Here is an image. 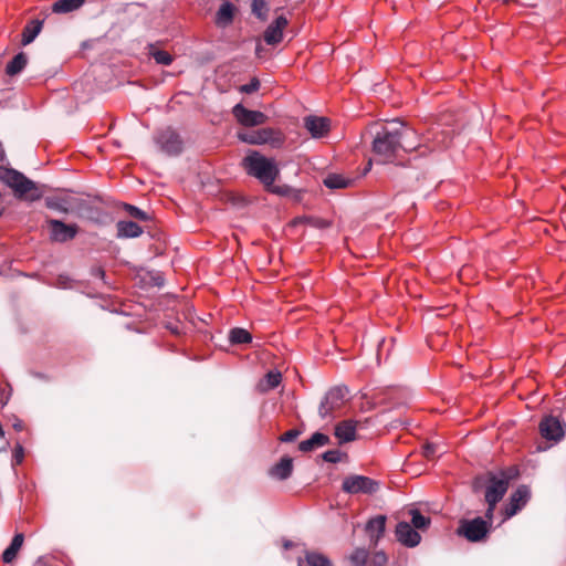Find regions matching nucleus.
I'll return each mask as SVG.
<instances>
[{"label":"nucleus","mask_w":566,"mask_h":566,"mask_svg":"<svg viewBox=\"0 0 566 566\" xmlns=\"http://www.w3.org/2000/svg\"><path fill=\"white\" fill-rule=\"evenodd\" d=\"M417 146L416 130L399 119H394L376 133L373 151L376 160L386 164L392 161L400 149L411 151Z\"/></svg>","instance_id":"obj_1"},{"label":"nucleus","mask_w":566,"mask_h":566,"mask_svg":"<svg viewBox=\"0 0 566 566\" xmlns=\"http://www.w3.org/2000/svg\"><path fill=\"white\" fill-rule=\"evenodd\" d=\"M242 167L249 176L256 178L268 190L281 193L280 188L273 185L280 175L275 159L268 158L256 150H251L242 159Z\"/></svg>","instance_id":"obj_2"},{"label":"nucleus","mask_w":566,"mask_h":566,"mask_svg":"<svg viewBox=\"0 0 566 566\" xmlns=\"http://www.w3.org/2000/svg\"><path fill=\"white\" fill-rule=\"evenodd\" d=\"M516 471L514 469L503 470L495 473L488 474L489 484L485 489V502L488 503V509L485 511L484 517L489 521H493L494 510L496 504L503 499L505 493L507 492L510 481L515 476Z\"/></svg>","instance_id":"obj_3"},{"label":"nucleus","mask_w":566,"mask_h":566,"mask_svg":"<svg viewBox=\"0 0 566 566\" xmlns=\"http://www.w3.org/2000/svg\"><path fill=\"white\" fill-rule=\"evenodd\" d=\"M0 181L12 188L17 198L35 201L42 197L35 182L15 169L0 166Z\"/></svg>","instance_id":"obj_4"},{"label":"nucleus","mask_w":566,"mask_h":566,"mask_svg":"<svg viewBox=\"0 0 566 566\" xmlns=\"http://www.w3.org/2000/svg\"><path fill=\"white\" fill-rule=\"evenodd\" d=\"M238 138L249 145H270L272 148H281L285 143V135L272 127L239 132Z\"/></svg>","instance_id":"obj_5"},{"label":"nucleus","mask_w":566,"mask_h":566,"mask_svg":"<svg viewBox=\"0 0 566 566\" xmlns=\"http://www.w3.org/2000/svg\"><path fill=\"white\" fill-rule=\"evenodd\" d=\"M45 206L62 213H75L78 217L84 216L87 203L84 199L65 196V197H48L45 198Z\"/></svg>","instance_id":"obj_6"},{"label":"nucleus","mask_w":566,"mask_h":566,"mask_svg":"<svg viewBox=\"0 0 566 566\" xmlns=\"http://www.w3.org/2000/svg\"><path fill=\"white\" fill-rule=\"evenodd\" d=\"M492 521L486 517H475L473 520H463L460 523L458 533L470 542H479L489 533Z\"/></svg>","instance_id":"obj_7"},{"label":"nucleus","mask_w":566,"mask_h":566,"mask_svg":"<svg viewBox=\"0 0 566 566\" xmlns=\"http://www.w3.org/2000/svg\"><path fill=\"white\" fill-rule=\"evenodd\" d=\"M378 489L379 483L365 475H348L342 483V490L348 494H374Z\"/></svg>","instance_id":"obj_8"},{"label":"nucleus","mask_w":566,"mask_h":566,"mask_svg":"<svg viewBox=\"0 0 566 566\" xmlns=\"http://www.w3.org/2000/svg\"><path fill=\"white\" fill-rule=\"evenodd\" d=\"M155 140L160 150L168 156H177L182 150V140L171 128H166L159 132Z\"/></svg>","instance_id":"obj_9"},{"label":"nucleus","mask_w":566,"mask_h":566,"mask_svg":"<svg viewBox=\"0 0 566 566\" xmlns=\"http://www.w3.org/2000/svg\"><path fill=\"white\" fill-rule=\"evenodd\" d=\"M531 499V490L527 485H520L510 496L509 503L504 506L502 514L506 521L521 511Z\"/></svg>","instance_id":"obj_10"},{"label":"nucleus","mask_w":566,"mask_h":566,"mask_svg":"<svg viewBox=\"0 0 566 566\" xmlns=\"http://www.w3.org/2000/svg\"><path fill=\"white\" fill-rule=\"evenodd\" d=\"M48 224L51 229L50 239L54 242L64 243L73 240L78 232V227L75 223L66 224L57 219H49Z\"/></svg>","instance_id":"obj_11"},{"label":"nucleus","mask_w":566,"mask_h":566,"mask_svg":"<svg viewBox=\"0 0 566 566\" xmlns=\"http://www.w3.org/2000/svg\"><path fill=\"white\" fill-rule=\"evenodd\" d=\"M232 114L241 125L247 127L263 125L268 120V116L264 113L248 109L242 104L234 105Z\"/></svg>","instance_id":"obj_12"},{"label":"nucleus","mask_w":566,"mask_h":566,"mask_svg":"<svg viewBox=\"0 0 566 566\" xmlns=\"http://www.w3.org/2000/svg\"><path fill=\"white\" fill-rule=\"evenodd\" d=\"M539 431L543 438L558 441L564 437L562 422L553 416L545 417L539 423Z\"/></svg>","instance_id":"obj_13"},{"label":"nucleus","mask_w":566,"mask_h":566,"mask_svg":"<svg viewBox=\"0 0 566 566\" xmlns=\"http://www.w3.org/2000/svg\"><path fill=\"white\" fill-rule=\"evenodd\" d=\"M395 533L398 542L407 547H415L421 541L420 534L407 522H399Z\"/></svg>","instance_id":"obj_14"},{"label":"nucleus","mask_w":566,"mask_h":566,"mask_svg":"<svg viewBox=\"0 0 566 566\" xmlns=\"http://www.w3.org/2000/svg\"><path fill=\"white\" fill-rule=\"evenodd\" d=\"M358 421L346 419L335 426L334 434L339 443H346L356 439Z\"/></svg>","instance_id":"obj_15"},{"label":"nucleus","mask_w":566,"mask_h":566,"mask_svg":"<svg viewBox=\"0 0 566 566\" xmlns=\"http://www.w3.org/2000/svg\"><path fill=\"white\" fill-rule=\"evenodd\" d=\"M304 126L314 138L323 137L329 130V119L318 116H306Z\"/></svg>","instance_id":"obj_16"},{"label":"nucleus","mask_w":566,"mask_h":566,"mask_svg":"<svg viewBox=\"0 0 566 566\" xmlns=\"http://www.w3.org/2000/svg\"><path fill=\"white\" fill-rule=\"evenodd\" d=\"M386 520L385 515H377L367 522L366 532L373 545H377L379 539L382 537L386 530Z\"/></svg>","instance_id":"obj_17"},{"label":"nucleus","mask_w":566,"mask_h":566,"mask_svg":"<svg viewBox=\"0 0 566 566\" xmlns=\"http://www.w3.org/2000/svg\"><path fill=\"white\" fill-rule=\"evenodd\" d=\"M235 6L224 1L216 13L214 23L218 28L224 29L233 22Z\"/></svg>","instance_id":"obj_18"},{"label":"nucleus","mask_w":566,"mask_h":566,"mask_svg":"<svg viewBox=\"0 0 566 566\" xmlns=\"http://www.w3.org/2000/svg\"><path fill=\"white\" fill-rule=\"evenodd\" d=\"M293 471V460L290 457H283L275 465L270 469V475L277 480H286Z\"/></svg>","instance_id":"obj_19"},{"label":"nucleus","mask_w":566,"mask_h":566,"mask_svg":"<svg viewBox=\"0 0 566 566\" xmlns=\"http://www.w3.org/2000/svg\"><path fill=\"white\" fill-rule=\"evenodd\" d=\"M329 443V437L322 432H315L311 436V438L303 440L298 444V449L302 452H310L317 448L324 447Z\"/></svg>","instance_id":"obj_20"},{"label":"nucleus","mask_w":566,"mask_h":566,"mask_svg":"<svg viewBox=\"0 0 566 566\" xmlns=\"http://www.w3.org/2000/svg\"><path fill=\"white\" fill-rule=\"evenodd\" d=\"M117 238H137L143 233V229L134 221L120 220L116 223Z\"/></svg>","instance_id":"obj_21"},{"label":"nucleus","mask_w":566,"mask_h":566,"mask_svg":"<svg viewBox=\"0 0 566 566\" xmlns=\"http://www.w3.org/2000/svg\"><path fill=\"white\" fill-rule=\"evenodd\" d=\"M23 541H24V536L22 533H18L13 536L10 545L2 553L3 563L10 564L15 559L18 552L20 551V548L23 545Z\"/></svg>","instance_id":"obj_22"},{"label":"nucleus","mask_w":566,"mask_h":566,"mask_svg":"<svg viewBox=\"0 0 566 566\" xmlns=\"http://www.w3.org/2000/svg\"><path fill=\"white\" fill-rule=\"evenodd\" d=\"M348 394V390L346 387H340V386H337V387H333L331 388L326 395L324 396V399L334 408V409H338L346 395Z\"/></svg>","instance_id":"obj_23"},{"label":"nucleus","mask_w":566,"mask_h":566,"mask_svg":"<svg viewBox=\"0 0 566 566\" xmlns=\"http://www.w3.org/2000/svg\"><path fill=\"white\" fill-rule=\"evenodd\" d=\"M43 22L41 20L30 21L22 32V44L28 45L34 41L42 30Z\"/></svg>","instance_id":"obj_24"},{"label":"nucleus","mask_w":566,"mask_h":566,"mask_svg":"<svg viewBox=\"0 0 566 566\" xmlns=\"http://www.w3.org/2000/svg\"><path fill=\"white\" fill-rule=\"evenodd\" d=\"M85 0H57L52 4V11L54 13H70L78 10Z\"/></svg>","instance_id":"obj_25"},{"label":"nucleus","mask_w":566,"mask_h":566,"mask_svg":"<svg viewBox=\"0 0 566 566\" xmlns=\"http://www.w3.org/2000/svg\"><path fill=\"white\" fill-rule=\"evenodd\" d=\"M353 181V179L343 175L329 174L324 178L323 184L329 189H343L349 187Z\"/></svg>","instance_id":"obj_26"},{"label":"nucleus","mask_w":566,"mask_h":566,"mask_svg":"<svg viewBox=\"0 0 566 566\" xmlns=\"http://www.w3.org/2000/svg\"><path fill=\"white\" fill-rule=\"evenodd\" d=\"M298 566H332V564L323 554L307 552L304 559H298Z\"/></svg>","instance_id":"obj_27"},{"label":"nucleus","mask_w":566,"mask_h":566,"mask_svg":"<svg viewBox=\"0 0 566 566\" xmlns=\"http://www.w3.org/2000/svg\"><path fill=\"white\" fill-rule=\"evenodd\" d=\"M27 63V55L20 52L7 64L6 73L10 76L17 75L25 67Z\"/></svg>","instance_id":"obj_28"},{"label":"nucleus","mask_w":566,"mask_h":566,"mask_svg":"<svg viewBox=\"0 0 566 566\" xmlns=\"http://www.w3.org/2000/svg\"><path fill=\"white\" fill-rule=\"evenodd\" d=\"M229 340L232 344H247L252 340V336L247 329L235 327L229 332Z\"/></svg>","instance_id":"obj_29"},{"label":"nucleus","mask_w":566,"mask_h":566,"mask_svg":"<svg viewBox=\"0 0 566 566\" xmlns=\"http://www.w3.org/2000/svg\"><path fill=\"white\" fill-rule=\"evenodd\" d=\"M282 380V375L277 370H270L262 381L261 386L263 390H271L276 388Z\"/></svg>","instance_id":"obj_30"},{"label":"nucleus","mask_w":566,"mask_h":566,"mask_svg":"<svg viewBox=\"0 0 566 566\" xmlns=\"http://www.w3.org/2000/svg\"><path fill=\"white\" fill-rule=\"evenodd\" d=\"M411 523L415 530H426L430 524V518L420 513L419 510H411Z\"/></svg>","instance_id":"obj_31"},{"label":"nucleus","mask_w":566,"mask_h":566,"mask_svg":"<svg viewBox=\"0 0 566 566\" xmlns=\"http://www.w3.org/2000/svg\"><path fill=\"white\" fill-rule=\"evenodd\" d=\"M283 32L276 30L273 25H269L264 32V41L270 45H275L282 41Z\"/></svg>","instance_id":"obj_32"},{"label":"nucleus","mask_w":566,"mask_h":566,"mask_svg":"<svg viewBox=\"0 0 566 566\" xmlns=\"http://www.w3.org/2000/svg\"><path fill=\"white\" fill-rule=\"evenodd\" d=\"M150 55L161 65H170L172 62V56L167 51L157 50L153 45H150Z\"/></svg>","instance_id":"obj_33"},{"label":"nucleus","mask_w":566,"mask_h":566,"mask_svg":"<svg viewBox=\"0 0 566 566\" xmlns=\"http://www.w3.org/2000/svg\"><path fill=\"white\" fill-rule=\"evenodd\" d=\"M368 559V552L365 548H356L349 556L354 566H365Z\"/></svg>","instance_id":"obj_34"},{"label":"nucleus","mask_w":566,"mask_h":566,"mask_svg":"<svg viewBox=\"0 0 566 566\" xmlns=\"http://www.w3.org/2000/svg\"><path fill=\"white\" fill-rule=\"evenodd\" d=\"M443 452H444V450H442L441 446L438 443H433V442H428L422 448V453H423L424 458L428 460H432L438 454H441Z\"/></svg>","instance_id":"obj_35"},{"label":"nucleus","mask_w":566,"mask_h":566,"mask_svg":"<svg viewBox=\"0 0 566 566\" xmlns=\"http://www.w3.org/2000/svg\"><path fill=\"white\" fill-rule=\"evenodd\" d=\"M124 209L132 218H135V219H138L142 221L148 220V218H149L145 211L140 210L139 208H137L133 205L125 203Z\"/></svg>","instance_id":"obj_36"},{"label":"nucleus","mask_w":566,"mask_h":566,"mask_svg":"<svg viewBox=\"0 0 566 566\" xmlns=\"http://www.w3.org/2000/svg\"><path fill=\"white\" fill-rule=\"evenodd\" d=\"M252 11L261 20L266 18V2L265 0H253Z\"/></svg>","instance_id":"obj_37"},{"label":"nucleus","mask_w":566,"mask_h":566,"mask_svg":"<svg viewBox=\"0 0 566 566\" xmlns=\"http://www.w3.org/2000/svg\"><path fill=\"white\" fill-rule=\"evenodd\" d=\"M323 460L329 463H337L342 459V452L339 450H328L323 453Z\"/></svg>","instance_id":"obj_38"},{"label":"nucleus","mask_w":566,"mask_h":566,"mask_svg":"<svg viewBox=\"0 0 566 566\" xmlns=\"http://www.w3.org/2000/svg\"><path fill=\"white\" fill-rule=\"evenodd\" d=\"M260 88V81L253 77L248 84L241 86L240 91L245 94H252Z\"/></svg>","instance_id":"obj_39"},{"label":"nucleus","mask_w":566,"mask_h":566,"mask_svg":"<svg viewBox=\"0 0 566 566\" xmlns=\"http://www.w3.org/2000/svg\"><path fill=\"white\" fill-rule=\"evenodd\" d=\"M335 409L323 398L318 407V415L325 419L332 415Z\"/></svg>","instance_id":"obj_40"},{"label":"nucleus","mask_w":566,"mask_h":566,"mask_svg":"<svg viewBox=\"0 0 566 566\" xmlns=\"http://www.w3.org/2000/svg\"><path fill=\"white\" fill-rule=\"evenodd\" d=\"M387 563V556L384 552H377L374 554L373 564L374 566H385Z\"/></svg>","instance_id":"obj_41"},{"label":"nucleus","mask_w":566,"mask_h":566,"mask_svg":"<svg viewBox=\"0 0 566 566\" xmlns=\"http://www.w3.org/2000/svg\"><path fill=\"white\" fill-rule=\"evenodd\" d=\"M298 434L300 432L297 430L292 429L283 433L280 439L282 442H292L297 438Z\"/></svg>","instance_id":"obj_42"},{"label":"nucleus","mask_w":566,"mask_h":566,"mask_svg":"<svg viewBox=\"0 0 566 566\" xmlns=\"http://www.w3.org/2000/svg\"><path fill=\"white\" fill-rule=\"evenodd\" d=\"M271 25L283 32V29L287 25V19L283 15H280L271 23Z\"/></svg>","instance_id":"obj_43"},{"label":"nucleus","mask_w":566,"mask_h":566,"mask_svg":"<svg viewBox=\"0 0 566 566\" xmlns=\"http://www.w3.org/2000/svg\"><path fill=\"white\" fill-rule=\"evenodd\" d=\"M92 275H93L94 277H97V279L104 280V279H105V271H104L102 268H99V266H97V268H93V269H92Z\"/></svg>","instance_id":"obj_44"},{"label":"nucleus","mask_w":566,"mask_h":566,"mask_svg":"<svg viewBox=\"0 0 566 566\" xmlns=\"http://www.w3.org/2000/svg\"><path fill=\"white\" fill-rule=\"evenodd\" d=\"M22 459H23V450L21 447H19V449L15 450V452H14L15 463H18V464L21 463Z\"/></svg>","instance_id":"obj_45"},{"label":"nucleus","mask_w":566,"mask_h":566,"mask_svg":"<svg viewBox=\"0 0 566 566\" xmlns=\"http://www.w3.org/2000/svg\"><path fill=\"white\" fill-rule=\"evenodd\" d=\"M448 146V142L443 138L441 142H437V148H444Z\"/></svg>","instance_id":"obj_46"},{"label":"nucleus","mask_w":566,"mask_h":566,"mask_svg":"<svg viewBox=\"0 0 566 566\" xmlns=\"http://www.w3.org/2000/svg\"><path fill=\"white\" fill-rule=\"evenodd\" d=\"M260 52H261V44H258L256 50H255L256 55L260 56Z\"/></svg>","instance_id":"obj_47"},{"label":"nucleus","mask_w":566,"mask_h":566,"mask_svg":"<svg viewBox=\"0 0 566 566\" xmlns=\"http://www.w3.org/2000/svg\"><path fill=\"white\" fill-rule=\"evenodd\" d=\"M284 546H285V548H290V547L292 546V543H291V542H286V543L284 544Z\"/></svg>","instance_id":"obj_48"},{"label":"nucleus","mask_w":566,"mask_h":566,"mask_svg":"<svg viewBox=\"0 0 566 566\" xmlns=\"http://www.w3.org/2000/svg\"><path fill=\"white\" fill-rule=\"evenodd\" d=\"M2 213H3V209H2V208H0V217L2 216Z\"/></svg>","instance_id":"obj_49"}]
</instances>
